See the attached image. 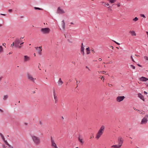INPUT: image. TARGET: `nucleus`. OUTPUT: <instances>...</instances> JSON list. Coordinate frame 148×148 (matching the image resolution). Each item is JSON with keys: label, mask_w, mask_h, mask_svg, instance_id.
<instances>
[{"label": "nucleus", "mask_w": 148, "mask_h": 148, "mask_svg": "<svg viewBox=\"0 0 148 148\" xmlns=\"http://www.w3.org/2000/svg\"><path fill=\"white\" fill-rule=\"evenodd\" d=\"M113 41H114V42H115L116 44H117L118 45H120V44L116 42V41H114V40H113Z\"/></svg>", "instance_id": "38"}, {"label": "nucleus", "mask_w": 148, "mask_h": 148, "mask_svg": "<svg viewBox=\"0 0 148 148\" xmlns=\"http://www.w3.org/2000/svg\"><path fill=\"white\" fill-rule=\"evenodd\" d=\"M111 7H110V6H109V7H108V8L109 9V10H112V9H111Z\"/></svg>", "instance_id": "47"}, {"label": "nucleus", "mask_w": 148, "mask_h": 148, "mask_svg": "<svg viewBox=\"0 0 148 148\" xmlns=\"http://www.w3.org/2000/svg\"><path fill=\"white\" fill-rule=\"evenodd\" d=\"M144 93L145 95H147V93L145 91H144Z\"/></svg>", "instance_id": "51"}, {"label": "nucleus", "mask_w": 148, "mask_h": 148, "mask_svg": "<svg viewBox=\"0 0 148 148\" xmlns=\"http://www.w3.org/2000/svg\"><path fill=\"white\" fill-rule=\"evenodd\" d=\"M3 141H4V143H5V144L6 145H7L8 146V145H9V144L8 143L7 141L6 140H5Z\"/></svg>", "instance_id": "28"}, {"label": "nucleus", "mask_w": 148, "mask_h": 148, "mask_svg": "<svg viewBox=\"0 0 148 148\" xmlns=\"http://www.w3.org/2000/svg\"><path fill=\"white\" fill-rule=\"evenodd\" d=\"M12 53V52H10L9 53V54H10Z\"/></svg>", "instance_id": "59"}, {"label": "nucleus", "mask_w": 148, "mask_h": 148, "mask_svg": "<svg viewBox=\"0 0 148 148\" xmlns=\"http://www.w3.org/2000/svg\"><path fill=\"white\" fill-rule=\"evenodd\" d=\"M111 77L112 78V79H114V76H111Z\"/></svg>", "instance_id": "62"}, {"label": "nucleus", "mask_w": 148, "mask_h": 148, "mask_svg": "<svg viewBox=\"0 0 148 148\" xmlns=\"http://www.w3.org/2000/svg\"><path fill=\"white\" fill-rule=\"evenodd\" d=\"M102 59L101 58H99V61H101L102 60Z\"/></svg>", "instance_id": "55"}, {"label": "nucleus", "mask_w": 148, "mask_h": 148, "mask_svg": "<svg viewBox=\"0 0 148 148\" xmlns=\"http://www.w3.org/2000/svg\"><path fill=\"white\" fill-rule=\"evenodd\" d=\"M53 95H56V92L55 89H53Z\"/></svg>", "instance_id": "33"}, {"label": "nucleus", "mask_w": 148, "mask_h": 148, "mask_svg": "<svg viewBox=\"0 0 148 148\" xmlns=\"http://www.w3.org/2000/svg\"><path fill=\"white\" fill-rule=\"evenodd\" d=\"M58 83L59 86H60L62 85L63 83V82L62 81L60 78L59 79Z\"/></svg>", "instance_id": "16"}, {"label": "nucleus", "mask_w": 148, "mask_h": 148, "mask_svg": "<svg viewBox=\"0 0 148 148\" xmlns=\"http://www.w3.org/2000/svg\"><path fill=\"white\" fill-rule=\"evenodd\" d=\"M3 47L1 46H0V53L3 52Z\"/></svg>", "instance_id": "23"}, {"label": "nucleus", "mask_w": 148, "mask_h": 148, "mask_svg": "<svg viewBox=\"0 0 148 148\" xmlns=\"http://www.w3.org/2000/svg\"><path fill=\"white\" fill-rule=\"evenodd\" d=\"M2 147H3V148H6V147L4 145H2Z\"/></svg>", "instance_id": "44"}, {"label": "nucleus", "mask_w": 148, "mask_h": 148, "mask_svg": "<svg viewBox=\"0 0 148 148\" xmlns=\"http://www.w3.org/2000/svg\"><path fill=\"white\" fill-rule=\"evenodd\" d=\"M81 47H84L83 43H82L81 46Z\"/></svg>", "instance_id": "46"}, {"label": "nucleus", "mask_w": 148, "mask_h": 148, "mask_svg": "<svg viewBox=\"0 0 148 148\" xmlns=\"http://www.w3.org/2000/svg\"><path fill=\"white\" fill-rule=\"evenodd\" d=\"M12 9H9V10H8V12H12Z\"/></svg>", "instance_id": "50"}, {"label": "nucleus", "mask_w": 148, "mask_h": 148, "mask_svg": "<svg viewBox=\"0 0 148 148\" xmlns=\"http://www.w3.org/2000/svg\"><path fill=\"white\" fill-rule=\"evenodd\" d=\"M130 67L131 68L133 69H135V67L134 66H133L132 65H130Z\"/></svg>", "instance_id": "29"}, {"label": "nucleus", "mask_w": 148, "mask_h": 148, "mask_svg": "<svg viewBox=\"0 0 148 148\" xmlns=\"http://www.w3.org/2000/svg\"><path fill=\"white\" fill-rule=\"evenodd\" d=\"M84 47H81L80 52L83 56L84 55Z\"/></svg>", "instance_id": "15"}, {"label": "nucleus", "mask_w": 148, "mask_h": 148, "mask_svg": "<svg viewBox=\"0 0 148 148\" xmlns=\"http://www.w3.org/2000/svg\"><path fill=\"white\" fill-rule=\"evenodd\" d=\"M146 33H147V37H148V32H146Z\"/></svg>", "instance_id": "64"}, {"label": "nucleus", "mask_w": 148, "mask_h": 148, "mask_svg": "<svg viewBox=\"0 0 148 148\" xmlns=\"http://www.w3.org/2000/svg\"><path fill=\"white\" fill-rule=\"evenodd\" d=\"M14 44V47H18L19 44L20 43V39L18 38H16L14 42H13Z\"/></svg>", "instance_id": "5"}, {"label": "nucleus", "mask_w": 148, "mask_h": 148, "mask_svg": "<svg viewBox=\"0 0 148 148\" xmlns=\"http://www.w3.org/2000/svg\"><path fill=\"white\" fill-rule=\"evenodd\" d=\"M86 50L87 51L86 53L87 54H89L90 53V50L89 47L86 48Z\"/></svg>", "instance_id": "20"}, {"label": "nucleus", "mask_w": 148, "mask_h": 148, "mask_svg": "<svg viewBox=\"0 0 148 148\" xmlns=\"http://www.w3.org/2000/svg\"><path fill=\"white\" fill-rule=\"evenodd\" d=\"M101 79H102V80H103V81H104V78H103V76H102L101 78Z\"/></svg>", "instance_id": "43"}, {"label": "nucleus", "mask_w": 148, "mask_h": 148, "mask_svg": "<svg viewBox=\"0 0 148 148\" xmlns=\"http://www.w3.org/2000/svg\"><path fill=\"white\" fill-rule=\"evenodd\" d=\"M78 140L79 141L80 143H83V142L82 141L83 139L82 138H81L80 137V135L78 137Z\"/></svg>", "instance_id": "21"}, {"label": "nucleus", "mask_w": 148, "mask_h": 148, "mask_svg": "<svg viewBox=\"0 0 148 148\" xmlns=\"http://www.w3.org/2000/svg\"><path fill=\"white\" fill-rule=\"evenodd\" d=\"M108 86H109L110 87H111L112 86V84H109V83L108 84Z\"/></svg>", "instance_id": "35"}, {"label": "nucleus", "mask_w": 148, "mask_h": 148, "mask_svg": "<svg viewBox=\"0 0 148 148\" xmlns=\"http://www.w3.org/2000/svg\"><path fill=\"white\" fill-rule=\"evenodd\" d=\"M105 126L104 125L101 126L96 135V138L97 139H98L102 135Z\"/></svg>", "instance_id": "1"}, {"label": "nucleus", "mask_w": 148, "mask_h": 148, "mask_svg": "<svg viewBox=\"0 0 148 148\" xmlns=\"http://www.w3.org/2000/svg\"><path fill=\"white\" fill-rule=\"evenodd\" d=\"M0 14L2 15L5 16V14Z\"/></svg>", "instance_id": "54"}, {"label": "nucleus", "mask_w": 148, "mask_h": 148, "mask_svg": "<svg viewBox=\"0 0 148 148\" xmlns=\"http://www.w3.org/2000/svg\"><path fill=\"white\" fill-rule=\"evenodd\" d=\"M8 146L10 148H13V147L12 146H11L10 144L8 145Z\"/></svg>", "instance_id": "39"}, {"label": "nucleus", "mask_w": 148, "mask_h": 148, "mask_svg": "<svg viewBox=\"0 0 148 148\" xmlns=\"http://www.w3.org/2000/svg\"><path fill=\"white\" fill-rule=\"evenodd\" d=\"M58 99L55 100V103H57L58 102Z\"/></svg>", "instance_id": "45"}, {"label": "nucleus", "mask_w": 148, "mask_h": 148, "mask_svg": "<svg viewBox=\"0 0 148 148\" xmlns=\"http://www.w3.org/2000/svg\"><path fill=\"white\" fill-rule=\"evenodd\" d=\"M140 16L141 17H143L144 18H145V16L144 15V14H141L140 15Z\"/></svg>", "instance_id": "40"}, {"label": "nucleus", "mask_w": 148, "mask_h": 148, "mask_svg": "<svg viewBox=\"0 0 148 148\" xmlns=\"http://www.w3.org/2000/svg\"><path fill=\"white\" fill-rule=\"evenodd\" d=\"M99 72L103 74H105L106 73V72L104 71H100Z\"/></svg>", "instance_id": "32"}, {"label": "nucleus", "mask_w": 148, "mask_h": 148, "mask_svg": "<svg viewBox=\"0 0 148 148\" xmlns=\"http://www.w3.org/2000/svg\"><path fill=\"white\" fill-rule=\"evenodd\" d=\"M72 63L73 64H75V62H73Z\"/></svg>", "instance_id": "61"}, {"label": "nucleus", "mask_w": 148, "mask_h": 148, "mask_svg": "<svg viewBox=\"0 0 148 148\" xmlns=\"http://www.w3.org/2000/svg\"><path fill=\"white\" fill-rule=\"evenodd\" d=\"M21 46H19V45H18L17 47H16V48H18L19 49H20L21 48Z\"/></svg>", "instance_id": "36"}, {"label": "nucleus", "mask_w": 148, "mask_h": 148, "mask_svg": "<svg viewBox=\"0 0 148 148\" xmlns=\"http://www.w3.org/2000/svg\"><path fill=\"white\" fill-rule=\"evenodd\" d=\"M36 50L40 55L41 54V51H42V46H40L39 47H35Z\"/></svg>", "instance_id": "8"}, {"label": "nucleus", "mask_w": 148, "mask_h": 148, "mask_svg": "<svg viewBox=\"0 0 148 148\" xmlns=\"http://www.w3.org/2000/svg\"><path fill=\"white\" fill-rule=\"evenodd\" d=\"M23 43H24V42H21V43H20V45H22L23 44Z\"/></svg>", "instance_id": "60"}, {"label": "nucleus", "mask_w": 148, "mask_h": 148, "mask_svg": "<svg viewBox=\"0 0 148 148\" xmlns=\"http://www.w3.org/2000/svg\"><path fill=\"white\" fill-rule=\"evenodd\" d=\"M138 20V18L137 17H135L133 19V20L134 21H136Z\"/></svg>", "instance_id": "26"}, {"label": "nucleus", "mask_w": 148, "mask_h": 148, "mask_svg": "<svg viewBox=\"0 0 148 148\" xmlns=\"http://www.w3.org/2000/svg\"><path fill=\"white\" fill-rule=\"evenodd\" d=\"M121 146L119 145V144L118 145H113L111 146V147L114 148H120V147Z\"/></svg>", "instance_id": "18"}, {"label": "nucleus", "mask_w": 148, "mask_h": 148, "mask_svg": "<svg viewBox=\"0 0 148 148\" xmlns=\"http://www.w3.org/2000/svg\"><path fill=\"white\" fill-rule=\"evenodd\" d=\"M94 138L93 136L92 135L90 136V139H92Z\"/></svg>", "instance_id": "41"}, {"label": "nucleus", "mask_w": 148, "mask_h": 148, "mask_svg": "<svg viewBox=\"0 0 148 148\" xmlns=\"http://www.w3.org/2000/svg\"><path fill=\"white\" fill-rule=\"evenodd\" d=\"M140 80L143 82H145L148 80V78L145 77H142L140 78Z\"/></svg>", "instance_id": "13"}, {"label": "nucleus", "mask_w": 148, "mask_h": 148, "mask_svg": "<svg viewBox=\"0 0 148 148\" xmlns=\"http://www.w3.org/2000/svg\"><path fill=\"white\" fill-rule=\"evenodd\" d=\"M32 138L34 143L36 145H38L40 143V139L38 137L35 136H32Z\"/></svg>", "instance_id": "2"}, {"label": "nucleus", "mask_w": 148, "mask_h": 148, "mask_svg": "<svg viewBox=\"0 0 148 148\" xmlns=\"http://www.w3.org/2000/svg\"><path fill=\"white\" fill-rule=\"evenodd\" d=\"M138 111H139V112L140 114H142V112H143L142 110H138Z\"/></svg>", "instance_id": "34"}, {"label": "nucleus", "mask_w": 148, "mask_h": 148, "mask_svg": "<svg viewBox=\"0 0 148 148\" xmlns=\"http://www.w3.org/2000/svg\"><path fill=\"white\" fill-rule=\"evenodd\" d=\"M131 58L132 59V60L133 62H135V61L134 60L132 56H131Z\"/></svg>", "instance_id": "42"}, {"label": "nucleus", "mask_w": 148, "mask_h": 148, "mask_svg": "<svg viewBox=\"0 0 148 148\" xmlns=\"http://www.w3.org/2000/svg\"><path fill=\"white\" fill-rule=\"evenodd\" d=\"M6 45V44L5 43H4L2 44V45L3 46H5V45Z\"/></svg>", "instance_id": "52"}, {"label": "nucleus", "mask_w": 148, "mask_h": 148, "mask_svg": "<svg viewBox=\"0 0 148 148\" xmlns=\"http://www.w3.org/2000/svg\"><path fill=\"white\" fill-rule=\"evenodd\" d=\"M105 5H105L106 6V5L107 6H109V4L108 3L107 4L106 3V4H105Z\"/></svg>", "instance_id": "53"}, {"label": "nucleus", "mask_w": 148, "mask_h": 148, "mask_svg": "<svg viewBox=\"0 0 148 148\" xmlns=\"http://www.w3.org/2000/svg\"><path fill=\"white\" fill-rule=\"evenodd\" d=\"M138 96L139 98H140V99H141L143 101H145V99L144 98V97L140 93H138Z\"/></svg>", "instance_id": "14"}, {"label": "nucleus", "mask_w": 148, "mask_h": 148, "mask_svg": "<svg viewBox=\"0 0 148 148\" xmlns=\"http://www.w3.org/2000/svg\"><path fill=\"white\" fill-rule=\"evenodd\" d=\"M27 77L28 79L33 82H34L35 79H36V78H33L32 76L29 73L27 74Z\"/></svg>", "instance_id": "7"}, {"label": "nucleus", "mask_w": 148, "mask_h": 148, "mask_svg": "<svg viewBox=\"0 0 148 148\" xmlns=\"http://www.w3.org/2000/svg\"><path fill=\"white\" fill-rule=\"evenodd\" d=\"M80 82V81H76V84L77 85V87H78V84Z\"/></svg>", "instance_id": "31"}, {"label": "nucleus", "mask_w": 148, "mask_h": 148, "mask_svg": "<svg viewBox=\"0 0 148 148\" xmlns=\"http://www.w3.org/2000/svg\"><path fill=\"white\" fill-rule=\"evenodd\" d=\"M34 9L35 10H42L43 9H41L40 8L36 7H34Z\"/></svg>", "instance_id": "25"}, {"label": "nucleus", "mask_w": 148, "mask_h": 148, "mask_svg": "<svg viewBox=\"0 0 148 148\" xmlns=\"http://www.w3.org/2000/svg\"><path fill=\"white\" fill-rule=\"evenodd\" d=\"M24 61L26 62L28 61L29 60V57L27 56H24Z\"/></svg>", "instance_id": "19"}, {"label": "nucleus", "mask_w": 148, "mask_h": 148, "mask_svg": "<svg viewBox=\"0 0 148 148\" xmlns=\"http://www.w3.org/2000/svg\"><path fill=\"white\" fill-rule=\"evenodd\" d=\"M0 136H1V137L2 138V139L3 140H4L5 139V138H4L3 136V135L1 133H0Z\"/></svg>", "instance_id": "22"}, {"label": "nucleus", "mask_w": 148, "mask_h": 148, "mask_svg": "<svg viewBox=\"0 0 148 148\" xmlns=\"http://www.w3.org/2000/svg\"><path fill=\"white\" fill-rule=\"evenodd\" d=\"M56 13L57 14H62L64 13V10L61 9L60 7H58L57 9Z\"/></svg>", "instance_id": "10"}, {"label": "nucleus", "mask_w": 148, "mask_h": 148, "mask_svg": "<svg viewBox=\"0 0 148 148\" xmlns=\"http://www.w3.org/2000/svg\"><path fill=\"white\" fill-rule=\"evenodd\" d=\"M14 42H13L12 44L11 45V47H13L14 46Z\"/></svg>", "instance_id": "37"}, {"label": "nucleus", "mask_w": 148, "mask_h": 148, "mask_svg": "<svg viewBox=\"0 0 148 148\" xmlns=\"http://www.w3.org/2000/svg\"><path fill=\"white\" fill-rule=\"evenodd\" d=\"M144 58L145 60L147 61L148 60V57L147 56H144Z\"/></svg>", "instance_id": "30"}, {"label": "nucleus", "mask_w": 148, "mask_h": 148, "mask_svg": "<svg viewBox=\"0 0 148 148\" xmlns=\"http://www.w3.org/2000/svg\"><path fill=\"white\" fill-rule=\"evenodd\" d=\"M137 65L140 67H141V66L140 64H138Z\"/></svg>", "instance_id": "63"}, {"label": "nucleus", "mask_w": 148, "mask_h": 148, "mask_svg": "<svg viewBox=\"0 0 148 148\" xmlns=\"http://www.w3.org/2000/svg\"><path fill=\"white\" fill-rule=\"evenodd\" d=\"M50 29L48 27L42 28L40 29V32L43 34H48L50 32Z\"/></svg>", "instance_id": "3"}, {"label": "nucleus", "mask_w": 148, "mask_h": 148, "mask_svg": "<svg viewBox=\"0 0 148 148\" xmlns=\"http://www.w3.org/2000/svg\"><path fill=\"white\" fill-rule=\"evenodd\" d=\"M53 97L55 100L58 99L56 95H53Z\"/></svg>", "instance_id": "27"}, {"label": "nucleus", "mask_w": 148, "mask_h": 148, "mask_svg": "<svg viewBox=\"0 0 148 148\" xmlns=\"http://www.w3.org/2000/svg\"><path fill=\"white\" fill-rule=\"evenodd\" d=\"M125 98V97L124 96H119L116 97V100L118 102H120L123 101Z\"/></svg>", "instance_id": "6"}, {"label": "nucleus", "mask_w": 148, "mask_h": 148, "mask_svg": "<svg viewBox=\"0 0 148 148\" xmlns=\"http://www.w3.org/2000/svg\"><path fill=\"white\" fill-rule=\"evenodd\" d=\"M8 97V96L7 95H5L3 96V99L4 100H6Z\"/></svg>", "instance_id": "24"}, {"label": "nucleus", "mask_w": 148, "mask_h": 148, "mask_svg": "<svg viewBox=\"0 0 148 148\" xmlns=\"http://www.w3.org/2000/svg\"><path fill=\"white\" fill-rule=\"evenodd\" d=\"M123 139L121 137H119L118 138V142L119 145L121 146L123 143Z\"/></svg>", "instance_id": "9"}, {"label": "nucleus", "mask_w": 148, "mask_h": 148, "mask_svg": "<svg viewBox=\"0 0 148 148\" xmlns=\"http://www.w3.org/2000/svg\"><path fill=\"white\" fill-rule=\"evenodd\" d=\"M148 117V115H146L145 117L143 119L141 122V124H145L147 122Z\"/></svg>", "instance_id": "4"}, {"label": "nucleus", "mask_w": 148, "mask_h": 148, "mask_svg": "<svg viewBox=\"0 0 148 148\" xmlns=\"http://www.w3.org/2000/svg\"><path fill=\"white\" fill-rule=\"evenodd\" d=\"M62 26L63 29V30H62L60 28V29L62 30V32H64V31L65 30V22L64 20H63L62 21Z\"/></svg>", "instance_id": "12"}, {"label": "nucleus", "mask_w": 148, "mask_h": 148, "mask_svg": "<svg viewBox=\"0 0 148 148\" xmlns=\"http://www.w3.org/2000/svg\"><path fill=\"white\" fill-rule=\"evenodd\" d=\"M0 111L1 112H3V110H1V109H0Z\"/></svg>", "instance_id": "56"}, {"label": "nucleus", "mask_w": 148, "mask_h": 148, "mask_svg": "<svg viewBox=\"0 0 148 148\" xmlns=\"http://www.w3.org/2000/svg\"><path fill=\"white\" fill-rule=\"evenodd\" d=\"M51 146L52 147L55 148H58L54 142V141L52 139V137H51Z\"/></svg>", "instance_id": "11"}, {"label": "nucleus", "mask_w": 148, "mask_h": 148, "mask_svg": "<svg viewBox=\"0 0 148 148\" xmlns=\"http://www.w3.org/2000/svg\"><path fill=\"white\" fill-rule=\"evenodd\" d=\"M135 55L136 56H137V57H139V56H139V55H136V54Z\"/></svg>", "instance_id": "57"}, {"label": "nucleus", "mask_w": 148, "mask_h": 148, "mask_svg": "<svg viewBox=\"0 0 148 148\" xmlns=\"http://www.w3.org/2000/svg\"><path fill=\"white\" fill-rule=\"evenodd\" d=\"M68 41H69L70 42V43H72V42H71V41H70V40H69V39H68Z\"/></svg>", "instance_id": "58"}, {"label": "nucleus", "mask_w": 148, "mask_h": 148, "mask_svg": "<svg viewBox=\"0 0 148 148\" xmlns=\"http://www.w3.org/2000/svg\"><path fill=\"white\" fill-rule=\"evenodd\" d=\"M86 68L87 69H88L89 70V71H90V69L87 66H86Z\"/></svg>", "instance_id": "48"}, {"label": "nucleus", "mask_w": 148, "mask_h": 148, "mask_svg": "<svg viewBox=\"0 0 148 148\" xmlns=\"http://www.w3.org/2000/svg\"><path fill=\"white\" fill-rule=\"evenodd\" d=\"M120 3H118L117 4V6H118V7H119L120 6Z\"/></svg>", "instance_id": "49"}, {"label": "nucleus", "mask_w": 148, "mask_h": 148, "mask_svg": "<svg viewBox=\"0 0 148 148\" xmlns=\"http://www.w3.org/2000/svg\"><path fill=\"white\" fill-rule=\"evenodd\" d=\"M129 32L133 36H136V34L134 31H130Z\"/></svg>", "instance_id": "17"}]
</instances>
